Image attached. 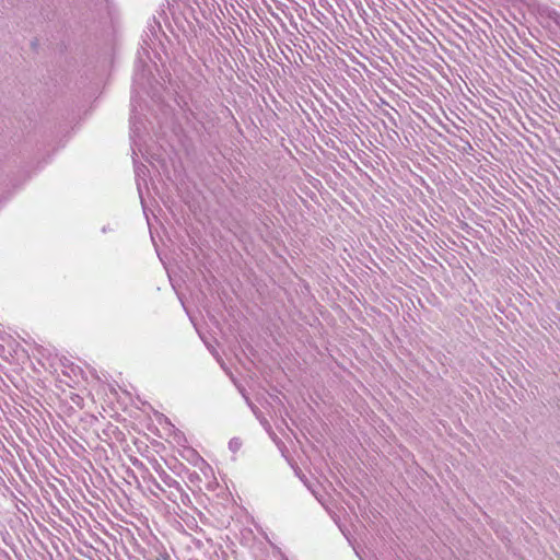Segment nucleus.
I'll return each instance as SVG.
<instances>
[{
  "mask_svg": "<svg viewBox=\"0 0 560 560\" xmlns=\"http://www.w3.org/2000/svg\"><path fill=\"white\" fill-rule=\"evenodd\" d=\"M240 446H241V443H240V441H238V440H232V441L230 442V448H231L232 451H236V450H238V448H240Z\"/></svg>",
  "mask_w": 560,
  "mask_h": 560,
  "instance_id": "obj_1",
  "label": "nucleus"
}]
</instances>
